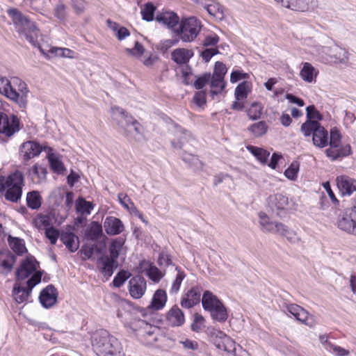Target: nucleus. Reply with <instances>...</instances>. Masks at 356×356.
I'll use <instances>...</instances> for the list:
<instances>
[{
	"mask_svg": "<svg viewBox=\"0 0 356 356\" xmlns=\"http://www.w3.org/2000/svg\"><path fill=\"white\" fill-rule=\"evenodd\" d=\"M337 225L340 229L356 236V206L346 209L340 214Z\"/></svg>",
	"mask_w": 356,
	"mask_h": 356,
	"instance_id": "nucleus-12",
	"label": "nucleus"
},
{
	"mask_svg": "<svg viewBox=\"0 0 356 356\" xmlns=\"http://www.w3.org/2000/svg\"><path fill=\"white\" fill-rule=\"evenodd\" d=\"M250 74L245 72L242 70H234L230 74V82L232 83H235L242 80H243V81H247L250 79Z\"/></svg>",
	"mask_w": 356,
	"mask_h": 356,
	"instance_id": "nucleus-58",
	"label": "nucleus"
},
{
	"mask_svg": "<svg viewBox=\"0 0 356 356\" xmlns=\"http://www.w3.org/2000/svg\"><path fill=\"white\" fill-rule=\"evenodd\" d=\"M175 270L177 274L170 289V293L171 294H175L179 291L181 283L186 276L185 272L181 268L176 267Z\"/></svg>",
	"mask_w": 356,
	"mask_h": 356,
	"instance_id": "nucleus-51",
	"label": "nucleus"
},
{
	"mask_svg": "<svg viewBox=\"0 0 356 356\" xmlns=\"http://www.w3.org/2000/svg\"><path fill=\"white\" fill-rule=\"evenodd\" d=\"M283 229L278 230L277 234L285 236L292 243L298 242L300 240V238L294 231L288 229L284 225H283Z\"/></svg>",
	"mask_w": 356,
	"mask_h": 356,
	"instance_id": "nucleus-60",
	"label": "nucleus"
},
{
	"mask_svg": "<svg viewBox=\"0 0 356 356\" xmlns=\"http://www.w3.org/2000/svg\"><path fill=\"white\" fill-rule=\"evenodd\" d=\"M205 326L204 318L199 314H195L191 325V330L195 332H200L205 328Z\"/></svg>",
	"mask_w": 356,
	"mask_h": 356,
	"instance_id": "nucleus-55",
	"label": "nucleus"
},
{
	"mask_svg": "<svg viewBox=\"0 0 356 356\" xmlns=\"http://www.w3.org/2000/svg\"><path fill=\"white\" fill-rule=\"evenodd\" d=\"M319 340L323 347L335 356H347L350 353L348 350L330 342L325 335L320 336Z\"/></svg>",
	"mask_w": 356,
	"mask_h": 356,
	"instance_id": "nucleus-31",
	"label": "nucleus"
},
{
	"mask_svg": "<svg viewBox=\"0 0 356 356\" xmlns=\"http://www.w3.org/2000/svg\"><path fill=\"white\" fill-rule=\"evenodd\" d=\"M31 291L29 287L26 289L21 287L18 284H15L13 291L14 298L17 302L23 303L27 300Z\"/></svg>",
	"mask_w": 356,
	"mask_h": 356,
	"instance_id": "nucleus-47",
	"label": "nucleus"
},
{
	"mask_svg": "<svg viewBox=\"0 0 356 356\" xmlns=\"http://www.w3.org/2000/svg\"><path fill=\"white\" fill-rule=\"evenodd\" d=\"M301 131L305 136L312 135L314 145L323 148L328 144V133L327 130L316 120H308L301 126Z\"/></svg>",
	"mask_w": 356,
	"mask_h": 356,
	"instance_id": "nucleus-8",
	"label": "nucleus"
},
{
	"mask_svg": "<svg viewBox=\"0 0 356 356\" xmlns=\"http://www.w3.org/2000/svg\"><path fill=\"white\" fill-rule=\"evenodd\" d=\"M65 193L64 188H58L54 190L50 195V198L54 201L55 204H59L63 200Z\"/></svg>",
	"mask_w": 356,
	"mask_h": 356,
	"instance_id": "nucleus-64",
	"label": "nucleus"
},
{
	"mask_svg": "<svg viewBox=\"0 0 356 356\" xmlns=\"http://www.w3.org/2000/svg\"><path fill=\"white\" fill-rule=\"evenodd\" d=\"M263 109L264 106L261 103L254 102L250 104L245 111L250 120H256L261 117Z\"/></svg>",
	"mask_w": 356,
	"mask_h": 356,
	"instance_id": "nucleus-42",
	"label": "nucleus"
},
{
	"mask_svg": "<svg viewBox=\"0 0 356 356\" xmlns=\"http://www.w3.org/2000/svg\"><path fill=\"white\" fill-rule=\"evenodd\" d=\"M252 90V83L249 81L240 83L235 88V101L232 104V108L242 111L245 108L246 99Z\"/></svg>",
	"mask_w": 356,
	"mask_h": 356,
	"instance_id": "nucleus-13",
	"label": "nucleus"
},
{
	"mask_svg": "<svg viewBox=\"0 0 356 356\" xmlns=\"http://www.w3.org/2000/svg\"><path fill=\"white\" fill-rule=\"evenodd\" d=\"M7 13L19 37L26 39L33 47H39V31L35 23L16 8H9Z\"/></svg>",
	"mask_w": 356,
	"mask_h": 356,
	"instance_id": "nucleus-2",
	"label": "nucleus"
},
{
	"mask_svg": "<svg viewBox=\"0 0 356 356\" xmlns=\"http://www.w3.org/2000/svg\"><path fill=\"white\" fill-rule=\"evenodd\" d=\"M337 188L342 195H350L356 191V179L346 175L336 179Z\"/></svg>",
	"mask_w": 356,
	"mask_h": 356,
	"instance_id": "nucleus-22",
	"label": "nucleus"
},
{
	"mask_svg": "<svg viewBox=\"0 0 356 356\" xmlns=\"http://www.w3.org/2000/svg\"><path fill=\"white\" fill-rule=\"evenodd\" d=\"M60 240L71 251L75 252L79 246V238L72 232H63L60 234Z\"/></svg>",
	"mask_w": 356,
	"mask_h": 356,
	"instance_id": "nucleus-40",
	"label": "nucleus"
},
{
	"mask_svg": "<svg viewBox=\"0 0 356 356\" xmlns=\"http://www.w3.org/2000/svg\"><path fill=\"white\" fill-rule=\"evenodd\" d=\"M318 74V70L310 63L305 62L301 64L299 76L307 83H314Z\"/></svg>",
	"mask_w": 356,
	"mask_h": 356,
	"instance_id": "nucleus-30",
	"label": "nucleus"
},
{
	"mask_svg": "<svg viewBox=\"0 0 356 356\" xmlns=\"http://www.w3.org/2000/svg\"><path fill=\"white\" fill-rule=\"evenodd\" d=\"M193 55L194 53L192 49L178 48L172 52L171 56L172 60L177 64L181 65L187 63Z\"/></svg>",
	"mask_w": 356,
	"mask_h": 356,
	"instance_id": "nucleus-36",
	"label": "nucleus"
},
{
	"mask_svg": "<svg viewBox=\"0 0 356 356\" xmlns=\"http://www.w3.org/2000/svg\"><path fill=\"white\" fill-rule=\"evenodd\" d=\"M147 289V282L142 277H134L129 282V292L134 299L143 297Z\"/></svg>",
	"mask_w": 356,
	"mask_h": 356,
	"instance_id": "nucleus-21",
	"label": "nucleus"
},
{
	"mask_svg": "<svg viewBox=\"0 0 356 356\" xmlns=\"http://www.w3.org/2000/svg\"><path fill=\"white\" fill-rule=\"evenodd\" d=\"M268 129V126L264 121L255 122L248 127V130L254 136L261 137L265 135Z\"/></svg>",
	"mask_w": 356,
	"mask_h": 356,
	"instance_id": "nucleus-45",
	"label": "nucleus"
},
{
	"mask_svg": "<svg viewBox=\"0 0 356 356\" xmlns=\"http://www.w3.org/2000/svg\"><path fill=\"white\" fill-rule=\"evenodd\" d=\"M131 275V273L128 270H121L114 277L113 281V285L116 287L121 286Z\"/></svg>",
	"mask_w": 356,
	"mask_h": 356,
	"instance_id": "nucleus-61",
	"label": "nucleus"
},
{
	"mask_svg": "<svg viewBox=\"0 0 356 356\" xmlns=\"http://www.w3.org/2000/svg\"><path fill=\"white\" fill-rule=\"evenodd\" d=\"M42 271L40 269L39 263L32 256H28L24 259L16 273L18 280H25L31 276L27 281V287L32 290L34 286L41 282Z\"/></svg>",
	"mask_w": 356,
	"mask_h": 356,
	"instance_id": "nucleus-6",
	"label": "nucleus"
},
{
	"mask_svg": "<svg viewBox=\"0 0 356 356\" xmlns=\"http://www.w3.org/2000/svg\"><path fill=\"white\" fill-rule=\"evenodd\" d=\"M201 292L198 288H192L182 298L181 305L184 308H191L200 301Z\"/></svg>",
	"mask_w": 356,
	"mask_h": 356,
	"instance_id": "nucleus-32",
	"label": "nucleus"
},
{
	"mask_svg": "<svg viewBox=\"0 0 356 356\" xmlns=\"http://www.w3.org/2000/svg\"><path fill=\"white\" fill-rule=\"evenodd\" d=\"M268 204L273 210L282 211L291 209L292 203L289 198L281 193L270 195L268 197Z\"/></svg>",
	"mask_w": 356,
	"mask_h": 356,
	"instance_id": "nucleus-27",
	"label": "nucleus"
},
{
	"mask_svg": "<svg viewBox=\"0 0 356 356\" xmlns=\"http://www.w3.org/2000/svg\"><path fill=\"white\" fill-rule=\"evenodd\" d=\"M195 4L200 6L207 13L217 19L225 17L224 7L216 0H191Z\"/></svg>",
	"mask_w": 356,
	"mask_h": 356,
	"instance_id": "nucleus-17",
	"label": "nucleus"
},
{
	"mask_svg": "<svg viewBox=\"0 0 356 356\" xmlns=\"http://www.w3.org/2000/svg\"><path fill=\"white\" fill-rule=\"evenodd\" d=\"M27 206L32 209H38L42 204V197L37 191L29 192L26 194Z\"/></svg>",
	"mask_w": 356,
	"mask_h": 356,
	"instance_id": "nucleus-46",
	"label": "nucleus"
},
{
	"mask_svg": "<svg viewBox=\"0 0 356 356\" xmlns=\"http://www.w3.org/2000/svg\"><path fill=\"white\" fill-rule=\"evenodd\" d=\"M49 52L58 57L67 58H76V53L68 48L51 47L49 49Z\"/></svg>",
	"mask_w": 356,
	"mask_h": 356,
	"instance_id": "nucleus-53",
	"label": "nucleus"
},
{
	"mask_svg": "<svg viewBox=\"0 0 356 356\" xmlns=\"http://www.w3.org/2000/svg\"><path fill=\"white\" fill-rule=\"evenodd\" d=\"M341 134L337 129L330 131V147H339L341 143Z\"/></svg>",
	"mask_w": 356,
	"mask_h": 356,
	"instance_id": "nucleus-63",
	"label": "nucleus"
},
{
	"mask_svg": "<svg viewBox=\"0 0 356 356\" xmlns=\"http://www.w3.org/2000/svg\"><path fill=\"white\" fill-rule=\"evenodd\" d=\"M283 7L293 11L306 12L316 6L314 0H275Z\"/></svg>",
	"mask_w": 356,
	"mask_h": 356,
	"instance_id": "nucleus-18",
	"label": "nucleus"
},
{
	"mask_svg": "<svg viewBox=\"0 0 356 356\" xmlns=\"http://www.w3.org/2000/svg\"><path fill=\"white\" fill-rule=\"evenodd\" d=\"M35 227L39 230H46L51 226V215L38 214L33 220Z\"/></svg>",
	"mask_w": 356,
	"mask_h": 356,
	"instance_id": "nucleus-43",
	"label": "nucleus"
},
{
	"mask_svg": "<svg viewBox=\"0 0 356 356\" xmlns=\"http://www.w3.org/2000/svg\"><path fill=\"white\" fill-rule=\"evenodd\" d=\"M44 152L47 153L51 170L58 175H64L66 168L62 161L61 156L54 152L51 147H46Z\"/></svg>",
	"mask_w": 356,
	"mask_h": 356,
	"instance_id": "nucleus-20",
	"label": "nucleus"
},
{
	"mask_svg": "<svg viewBox=\"0 0 356 356\" xmlns=\"http://www.w3.org/2000/svg\"><path fill=\"white\" fill-rule=\"evenodd\" d=\"M102 234V226L97 222H92L87 228L86 236L88 239L97 240Z\"/></svg>",
	"mask_w": 356,
	"mask_h": 356,
	"instance_id": "nucleus-50",
	"label": "nucleus"
},
{
	"mask_svg": "<svg viewBox=\"0 0 356 356\" xmlns=\"http://www.w3.org/2000/svg\"><path fill=\"white\" fill-rule=\"evenodd\" d=\"M19 120L14 114L0 112V134L10 138L20 129Z\"/></svg>",
	"mask_w": 356,
	"mask_h": 356,
	"instance_id": "nucleus-11",
	"label": "nucleus"
},
{
	"mask_svg": "<svg viewBox=\"0 0 356 356\" xmlns=\"http://www.w3.org/2000/svg\"><path fill=\"white\" fill-rule=\"evenodd\" d=\"M326 155L332 160L349 156L351 154V147L349 144H341L339 147H329L325 150Z\"/></svg>",
	"mask_w": 356,
	"mask_h": 356,
	"instance_id": "nucleus-35",
	"label": "nucleus"
},
{
	"mask_svg": "<svg viewBox=\"0 0 356 356\" xmlns=\"http://www.w3.org/2000/svg\"><path fill=\"white\" fill-rule=\"evenodd\" d=\"M286 312L293 316L298 321L309 327H313L316 324L314 316L309 315L305 309L298 305H289L286 307Z\"/></svg>",
	"mask_w": 356,
	"mask_h": 356,
	"instance_id": "nucleus-19",
	"label": "nucleus"
},
{
	"mask_svg": "<svg viewBox=\"0 0 356 356\" xmlns=\"http://www.w3.org/2000/svg\"><path fill=\"white\" fill-rule=\"evenodd\" d=\"M246 149L250 152L259 161L262 163H264L267 161L268 158L270 155V153L259 147L253 146V145H247Z\"/></svg>",
	"mask_w": 356,
	"mask_h": 356,
	"instance_id": "nucleus-44",
	"label": "nucleus"
},
{
	"mask_svg": "<svg viewBox=\"0 0 356 356\" xmlns=\"http://www.w3.org/2000/svg\"><path fill=\"white\" fill-rule=\"evenodd\" d=\"M212 341L216 346L228 354L236 355V344L235 341L224 332L216 330L211 335Z\"/></svg>",
	"mask_w": 356,
	"mask_h": 356,
	"instance_id": "nucleus-14",
	"label": "nucleus"
},
{
	"mask_svg": "<svg viewBox=\"0 0 356 356\" xmlns=\"http://www.w3.org/2000/svg\"><path fill=\"white\" fill-rule=\"evenodd\" d=\"M129 327L138 332V335L143 338L147 345H153L157 341L159 328L147 323L145 321L138 319L131 322Z\"/></svg>",
	"mask_w": 356,
	"mask_h": 356,
	"instance_id": "nucleus-10",
	"label": "nucleus"
},
{
	"mask_svg": "<svg viewBox=\"0 0 356 356\" xmlns=\"http://www.w3.org/2000/svg\"><path fill=\"white\" fill-rule=\"evenodd\" d=\"M202 29L201 21L195 17L183 19L178 26L177 33L184 42H192Z\"/></svg>",
	"mask_w": 356,
	"mask_h": 356,
	"instance_id": "nucleus-9",
	"label": "nucleus"
},
{
	"mask_svg": "<svg viewBox=\"0 0 356 356\" xmlns=\"http://www.w3.org/2000/svg\"><path fill=\"white\" fill-rule=\"evenodd\" d=\"M138 273H144L154 282H159L164 274L148 261H143L138 267Z\"/></svg>",
	"mask_w": 356,
	"mask_h": 356,
	"instance_id": "nucleus-24",
	"label": "nucleus"
},
{
	"mask_svg": "<svg viewBox=\"0 0 356 356\" xmlns=\"http://www.w3.org/2000/svg\"><path fill=\"white\" fill-rule=\"evenodd\" d=\"M118 200L120 203L126 209L129 213L132 211V208H135L134 204L130 198L124 193L118 194Z\"/></svg>",
	"mask_w": 356,
	"mask_h": 356,
	"instance_id": "nucleus-62",
	"label": "nucleus"
},
{
	"mask_svg": "<svg viewBox=\"0 0 356 356\" xmlns=\"http://www.w3.org/2000/svg\"><path fill=\"white\" fill-rule=\"evenodd\" d=\"M57 298V290L51 284L48 285L42 289L39 296L40 302L44 308L53 307L56 304Z\"/></svg>",
	"mask_w": 356,
	"mask_h": 356,
	"instance_id": "nucleus-23",
	"label": "nucleus"
},
{
	"mask_svg": "<svg viewBox=\"0 0 356 356\" xmlns=\"http://www.w3.org/2000/svg\"><path fill=\"white\" fill-rule=\"evenodd\" d=\"M303 45L305 47V51L312 54L318 60L323 63H328V60H325L323 57H329L330 54V46H321L316 43L310 38L304 39Z\"/></svg>",
	"mask_w": 356,
	"mask_h": 356,
	"instance_id": "nucleus-15",
	"label": "nucleus"
},
{
	"mask_svg": "<svg viewBox=\"0 0 356 356\" xmlns=\"http://www.w3.org/2000/svg\"><path fill=\"white\" fill-rule=\"evenodd\" d=\"M168 323L172 326H181L184 323L185 318L182 311L177 306H173L167 313Z\"/></svg>",
	"mask_w": 356,
	"mask_h": 356,
	"instance_id": "nucleus-34",
	"label": "nucleus"
},
{
	"mask_svg": "<svg viewBox=\"0 0 356 356\" xmlns=\"http://www.w3.org/2000/svg\"><path fill=\"white\" fill-rule=\"evenodd\" d=\"M111 112L112 119L122 131L136 140H140L142 138L143 127L132 116L126 113L122 108L117 106L112 107Z\"/></svg>",
	"mask_w": 356,
	"mask_h": 356,
	"instance_id": "nucleus-5",
	"label": "nucleus"
},
{
	"mask_svg": "<svg viewBox=\"0 0 356 356\" xmlns=\"http://www.w3.org/2000/svg\"><path fill=\"white\" fill-rule=\"evenodd\" d=\"M179 17L176 13L171 11H165L159 13L156 17V20L165 26H167L169 29H171L175 33H177L178 24H179Z\"/></svg>",
	"mask_w": 356,
	"mask_h": 356,
	"instance_id": "nucleus-29",
	"label": "nucleus"
},
{
	"mask_svg": "<svg viewBox=\"0 0 356 356\" xmlns=\"http://www.w3.org/2000/svg\"><path fill=\"white\" fill-rule=\"evenodd\" d=\"M76 212L81 215H89L94 208V205L91 202L86 201L83 197L76 200Z\"/></svg>",
	"mask_w": 356,
	"mask_h": 356,
	"instance_id": "nucleus-49",
	"label": "nucleus"
},
{
	"mask_svg": "<svg viewBox=\"0 0 356 356\" xmlns=\"http://www.w3.org/2000/svg\"><path fill=\"white\" fill-rule=\"evenodd\" d=\"M115 263V259L108 256H104L97 260V267L105 277H109L113 273Z\"/></svg>",
	"mask_w": 356,
	"mask_h": 356,
	"instance_id": "nucleus-37",
	"label": "nucleus"
},
{
	"mask_svg": "<svg viewBox=\"0 0 356 356\" xmlns=\"http://www.w3.org/2000/svg\"><path fill=\"white\" fill-rule=\"evenodd\" d=\"M8 243L11 249L17 254L20 255L26 251L24 240L16 237H8Z\"/></svg>",
	"mask_w": 356,
	"mask_h": 356,
	"instance_id": "nucleus-52",
	"label": "nucleus"
},
{
	"mask_svg": "<svg viewBox=\"0 0 356 356\" xmlns=\"http://www.w3.org/2000/svg\"><path fill=\"white\" fill-rule=\"evenodd\" d=\"M300 170V163L293 161L290 165L285 170L284 176L291 181H296L298 179V175Z\"/></svg>",
	"mask_w": 356,
	"mask_h": 356,
	"instance_id": "nucleus-54",
	"label": "nucleus"
},
{
	"mask_svg": "<svg viewBox=\"0 0 356 356\" xmlns=\"http://www.w3.org/2000/svg\"><path fill=\"white\" fill-rule=\"evenodd\" d=\"M258 217L261 229L264 232L277 234L278 230L284 229L282 223L272 221L264 212H259Z\"/></svg>",
	"mask_w": 356,
	"mask_h": 356,
	"instance_id": "nucleus-25",
	"label": "nucleus"
},
{
	"mask_svg": "<svg viewBox=\"0 0 356 356\" xmlns=\"http://www.w3.org/2000/svg\"><path fill=\"white\" fill-rule=\"evenodd\" d=\"M156 8L152 3H147L141 8V15L143 19L147 22L152 21L154 19Z\"/></svg>",
	"mask_w": 356,
	"mask_h": 356,
	"instance_id": "nucleus-57",
	"label": "nucleus"
},
{
	"mask_svg": "<svg viewBox=\"0 0 356 356\" xmlns=\"http://www.w3.org/2000/svg\"><path fill=\"white\" fill-rule=\"evenodd\" d=\"M328 60V63H345L348 59V53L346 49L338 45L330 46V54L329 57H323Z\"/></svg>",
	"mask_w": 356,
	"mask_h": 356,
	"instance_id": "nucleus-26",
	"label": "nucleus"
},
{
	"mask_svg": "<svg viewBox=\"0 0 356 356\" xmlns=\"http://www.w3.org/2000/svg\"><path fill=\"white\" fill-rule=\"evenodd\" d=\"M182 159L184 162L193 166L195 170H201L202 168V163L195 155L184 153L182 155Z\"/></svg>",
	"mask_w": 356,
	"mask_h": 356,
	"instance_id": "nucleus-56",
	"label": "nucleus"
},
{
	"mask_svg": "<svg viewBox=\"0 0 356 356\" xmlns=\"http://www.w3.org/2000/svg\"><path fill=\"white\" fill-rule=\"evenodd\" d=\"M92 346L99 356H125L121 344L106 330L97 331L92 337Z\"/></svg>",
	"mask_w": 356,
	"mask_h": 356,
	"instance_id": "nucleus-4",
	"label": "nucleus"
},
{
	"mask_svg": "<svg viewBox=\"0 0 356 356\" xmlns=\"http://www.w3.org/2000/svg\"><path fill=\"white\" fill-rule=\"evenodd\" d=\"M202 307L210 312L211 318L218 322H225L228 318L227 308L213 293L206 291L202 295Z\"/></svg>",
	"mask_w": 356,
	"mask_h": 356,
	"instance_id": "nucleus-7",
	"label": "nucleus"
},
{
	"mask_svg": "<svg viewBox=\"0 0 356 356\" xmlns=\"http://www.w3.org/2000/svg\"><path fill=\"white\" fill-rule=\"evenodd\" d=\"M15 261V257L9 250L0 251V273H8L10 272Z\"/></svg>",
	"mask_w": 356,
	"mask_h": 356,
	"instance_id": "nucleus-33",
	"label": "nucleus"
},
{
	"mask_svg": "<svg viewBox=\"0 0 356 356\" xmlns=\"http://www.w3.org/2000/svg\"><path fill=\"white\" fill-rule=\"evenodd\" d=\"M47 146H42L38 143L28 140L24 142L19 147V156L24 161H29L31 159L38 156L42 151Z\"/></svg>",
	"mask_w": 356,
	"mask_h": 356,
	"instance_id": "nucleus-16",
	"label": "nucleus"
},
{
	"mask_svg": "<svg viewBox=\"0 0 356 356\" xmlns=\"http://www.w3.org/2000/svg\"><path fill=\"white\" fill-rule=\"evenodd\" d=\"M227 72L226 65L222 62L217 61L214 65L213 72L211 76L224 79Z\"/></svg>",
	"mask_w": 356,
	"mask_h": 356,
	"instance_id": "nucleus-59",
	"label": "nucleus"
},
{
	"mask_svg": "<svg viewBox=\"0 0 356 356\" xmlns=\"http://www.w3.org/2000/svg\"><path fill=\"white\" fill-rule=\"evenodd\" d=\"M24 185V175L20 171H15L7 176L0 175V193L9 202L17 203L21 200Z\"/></svg>",
	"mask_w": 356,
	"mask_h": 356,
	"instance_id": "nucleus-3",
	"label": "nucleus"
},
{
	"mask_svg": "<svg viewBox=\"0 0 356 356\" xmlns=\"http://www.w3.org/2000/svg\"><path fill=\"white\" fill-rule=\"evenodd\" d=\"M104 228L108 235H118L124 232V225L118 218L108 216L104 221Z\"/></svg>",
	"mask_w": 356,
	"mask_h": 356,
	"instance_id": "nucleus-28",
	"label": "nucleus"
},
{
	"mask_svg": "<svg viewBox=\"0 0 356 356\" xmlns=\"http://www.w3.org/2000/svg\"><path fill=\"white\" fill-rule=\"evenodd\" d=\"M124 240L122 238L113 239L109 245L110 257L117 259L124 249Z\"/></svg>",
	"mask_w": 356,
	"mask_h": 356,
	"instance_id": "nucleus-41",
	"label": "nucleus"
},
{
	"mask_svg": "<svg viewBox=\"0 0 356 356\" xmlns=\"http://www.w3.org/2000/svg\"><path fill=\"white\" fill-rule=\"evenodd\" d=\"M28 173L33 181L40 184L46 179L47 172L45 168L36 163L29 170Z\"/></svg>",
	"mask_w": 356,
	"mask_h": 356,
	"instance_id": "nucleus-39",
	"label": "nucleus"
},
{
	"mask_svg": "<svg viewBox=\"0 0 356 356\" xmlns=\"http://www.w3.org/2000/svg\"><path fill=\"white\" fill-rule=\"evenodd\" d=\"M167 299L166 292L164 290L158 289L154 293L149 307L153 310H161L165 307Z\"/></svg>",
	"mask_w": 356,
	"mask_h": 356,
	"instance_id": "nucleus-38",
	"label": "nucleus"
},
{
	"mask_svg": "<svg viewBox=\"0 0 356 356\" xmlns=\"http://www.w3.org/2000/svg\"><path fill=\"white\" fill-rule=\"evenodd\" d=\"M209 80H211L210 93L213 97L216 95L221 94L224 91L226 86V82L225 81V79L210 76Z\"/></svg>",
	"mask_w": 356,
	"mask_h": 356,
	"instance_id": "nucleus-48",
	"label": "nucleus"
},
{
	"mask_svg": "<svg viewBox=\"0 0 356 356\" xmlns=\"http://www.w3.org/2000/svg\"><path fill=\"white\" fill-rule=\"evenodd\" d=\"M0 94L17 104L19 108H26L30 90L27 83L18 76L7 78L0 76Z\"/></svg>",
	"mask_w": 356,
	"mask_h": 356,
	"instance_id": "nucleus-1",
	"label": "nucleus"
}]
</instances>
